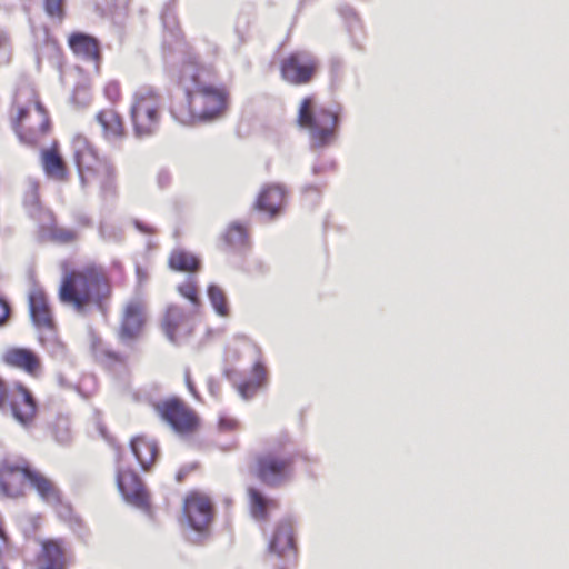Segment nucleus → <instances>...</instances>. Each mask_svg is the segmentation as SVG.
Returning <instances> with one entry per match:
<instances>
[{
	"mask_svg": "<svg viewBox=\"0 0 569 569\" xmlns=\"http://www.w3.org/2000/svg\"><path fill=\"white\" fill-rule=\"evenodd\" d=\"M213 69L186 63L181 68L178 87L181 96L170 107L172 117L182 124L212 121L224 114L229 106V91L213 82Z\"/></svg>",
	"mask_w": 569,
	"mask_h": 569,
	"instance_id": "f257e3e1",
	"label": "nucleus"
},
{
	"mask_svg": "<svg viewBox=\"0 0 569 569\" xmlns=\"http://www.w3.org/2000/svg\"><path fill=\"white\" fill-rule=\"evenodd\" d=\"M112 297V281L107 269L94 261L78 267L62 264V276L58 287L61 305L81 316L94 311L107 312Z\"/></svg>",
	"mask_w": 569,
	"mask_h": 569,
	"instance_id": "f03ea898",
	"label": "nucleus"
},
{
	"mask_svg": "<svg viewBox=\"0 0 569 569\" xmlns=\"http://www.w3.org/2000/svg\"><path fill=\"white\" fill-rule=\"evenodd\" d=\"M9 122L18 140L29 147H37L51 131L50 113L32 88L16 93Z\"/></svg>",
	"mask_w": 569,
	"mask_h": 569,
	"instance_id": "7ed1b4c3",
	"label": "nucleus"
},
{
	"mask_svg": "<svg viewBox=\"0 0 569 569\" xmlns=\"http://www.w3.org/2000/svg\"><path fill=\"white\" fill-rule=\"evenodd\" d=\"M72 149L82 182L94 181L104 197L116 194L117 173L113 163L101 157L83 134L73 137Z\"/></svg>",
	"mask_w": 569,
	"mask_h": 569,
	"instance_id": "20e7f679",
	"label": "nucleus"
},
{
	"mask_svg": "<svg viewBox=\"0 0 569 569\" xmlns=\"http://www.w3.org/2000/svg\"><path fill=\"white\" fill-rule=\"evenodd\" d=\"M298 453L288 437L276 440L256 458L254 475L268 487H280L292 478Z\"/></svg>",
	"mask_w": 569,
	"mask_h": 569,
	"instance_id": "39448f33",
	"label": "nucleus"
},
{
	"mask_svg": "<svg viewBox=\"0 0 569 569\" xmlns=\"http://www.w3.org/2000/svg\"><path fill=\"white\" fill-rule=\"evenodd\" d=\"M297 123L308 131L311 148L322 149L335 142L339 116L328 108H317L315 97L309 96L300 102Z\"/></svg>",
	"mask_w": 569,
	"mask_h": 569,
	"instance_id": "423d86ee",
	"label": "nucleus"
},
{
	"mask_svg": "<svg viewBox=\"0 0 569 569\" xmlns=\"http://www.w3.org/2000/svg\"><path fill=\"white\" fill-rule=\"evenodd\" d=\"M0 411L9 413L22 427L34 425L39 405L32 391L21 381L11 385L0 377Z\"/></svg>",
	"mask_w": 569,
	"mask_h": 569,
	"instance_id": "0eeeda50",
	"label": "nucleus"
},
{
	"mask_svg": "<svg viewBox=\"0 0 569 569\" xmlns=\"http://www.w3.org/2000/svg\"><path fill=\"white\" fill-rule=\"evenodd\" d=\"M152 408L161 421L181 437H191L198 433L201 428L199 415L178 397L158 400L152 403Z\"/></svg>",
	"mask_w": 569,
	"mask_h": 569,
	"instance_id": "6e6552de",
	"label": "nucleus"
},
{
	"mask_svg": "<svg viewBox=\"0 0 569 569\" xmlns=\"http://www.w3.org/2000/svg\"><path fill=\"white\" fill-rule=\"evenodd\" d=\"M130 118L138 137L153 134L159 129L161 120L160 94L150 88L138 90L133 94Z\"/></svg>",
	"mask_w": 569,
	"mask_h": 569,
	"instance_id": "1a4fd4ad",
	"label": "nucleus"
},
{
	"mask_svg": "<svg viewBox=\"0 0 569 569\" xmlns=\"http://www.w3.org/2000/svg\"><path fill=\"white\" fill-rule=\"evenodd\" d=\"M320 70L319 59L308 50H296L279 62L281 79L291 86L309 84Z\"/></svg>",
	"mask_w": 569,
	"mask_h": 569,
	"instance_id": "9d476101",
	"label": "nucleus"
},
{
	"mask_svg": "<svg viewBox=\"0 0 569 569\" xmlns=\"http://www.w3.org/2000/svg\"><path fill=\"white\" fill-rule=\"evenodd\" d=\"M182 518L193 531L207 536L214 519V505L204 492L189 491L182 502Z\"/></svg>",
	"mask_w": 569,
	"mask_h": 569,
	"instance_id": "9b49d317",
	"label": "nucleus"
},
{
	"mask_svg": "<svg viewBox=\"0 0 569 569\" xmlns=\"http://www.w3.org/2000/svg\"><path fill=\"white\" fill-rule=\"evenodd\" d=\"M31 465L23 458L6 457L0 460V499H20L27 493Z\"/></svg>",
	"mask_w": 569,
	"mask_h": 569,
	"instance_id": "f8f14e48",
	"label": "nucleus"
},
{
	"mask_svg": "<svg viewBox=\"0 0 569 569\" xmlns=\"http://www.w3.org/2000/svg\"><path fill=\"white\" fill-rule=\"evenodd\" d=\"M147 305L139 298L127 301L121 310L117 338L122 343L138 340L147 325Z\"/></svg>",
	"mask_w": 569,
	"mask_h": 569,
	"instance_id": "ddd939ff",
	"label": "nucleus"
},
{
	"mask_svg": "<svg viewBox=\"0 0 569 569\" xmlns=\"http://www.w3.org/2000/svg\"><path fill=\"white\" fill-rule=\"evenodd\" d=\"M117 487L124 501L144 512H151V497L136 471L129 468L117 473Z\"/></svg>",
	"mask_w": 569,
	"mask_h": 569,
	"instance_id": "4468645a",
	"label": "nucleus"
},
{
	"mask_svg": "<svg viewBox=\"0 0 569 569\" xmlns=\"http://www.w3.org/2000/svg\"><path fill=\"white\" fill-rule=\"evenodd\" d=\"M71 552L61 538H46L39 541V551L34 558L36 569H68Z\"/></svg>",
	"mask_w": 569,
	"mask_h": 569,
	"instance_id": "2eb2a0df",
	"label": "nucleus"
},
{
	"mask_svg": "<svg viewBox=\"0 0 569 569\" xmlns=\"http://www.w3.org/2000/svg\"><path fill=\"white\" fill-rule=\"evenodd\" d=\"M68 47L73 56L92 66L96 73H100L103 53L101 42L93 36L76 31L69 34Z\"/></svg>",
	"mask_w": 569,
	"mask_h": 569,
	"instance_id": "dca6fc26",
	"label": "nucleus"
},
{
	"mask_svg": "<svg viewBox=\"0 0 569 569\" xmlns=\"http://www.w3.org/2000/svg\"><path fill=\"white\" fill-rule=\"evenodd\" d=\"M1 362L11 369L19 370L31 378H39L43 371L40 355L26 347H9L1 355Z\"/></svg>",
	"mask_w": 569,
	"mask_h": 569,
	"instance_id": "f3484780",
	"label": "nucleus"
},
{
	"mask_svg": "<svg viewBox=\"0 0 569 569\" xmlns=\"http://www.w3.org/2000/svg\"><path fill=\"white\" fill-rule=\"evenodd\" d=\"M269 549L278 558H283V565L273 563V569H290L297 557L295 531L291 522L281 521L277 525Z\"/></svg>",
	"mask_w": 569,
	"mask_h": 569,
	"instance_id": "a211bd4d",
	"label": "nucleus"
},
{
	"mask_svg": "<svg viewBox=\"0 0 569 569\" xmlns=\"http://www.w3.org/2000/svg\"><path fill=\"white\" fill-rule=\"evenodd\" d=\"M161 329L166 337L174 343H179L188 338L193 331L190 319L186 311L179 306H170L167 308L161 320Z\"/></svg>",
	"mask_w": 569,
	"mask_h": 569,
	"instance_id": "6ab92c4d",
	"label": "nucleus"
},
{
	"mask_svg": "<svg viewBox=\"0 0 569 569\" xmlns=\"http://www.w3.org/2000/svg\"><path fill=\"white\" fill-rule=\"evenodd\" d=\"M224 375L243 399L252 398L267 382V369L261 361L254 362L248 379L239 380L234 369H227Z\"/></svg>",
	"mask_w": 569,
	"mask_h": 569,
	"instance_id": "aec40b11",
	"label": "nucleus"
},
{
	"mask_svg": "<svg viewBox=\"0 0 569 569\" xmlns=\"http://www.w3.org/2000/svg\"><path fill=\"white\" fill-rule=\"evenodd\" d=\"M29 310L33 325L39 329H53L54 321L43 289L33 288L29 293Z\"/></svg>",
	"mask_w": 569,
	"mask_h": 569,
	"instance_id": "412c9836",
	"label": "nucleus"
},
{
	"mask_svg": "<svg viewBox=\"0 0 569 569\" xmlns=\"http://www.w3.org/2000/svg\"><path fill=\"white\" fill-rule=\"evenodd\" d=\"M96 121L101 128V134L107 141H118L127 136L122 116L113 108H106L96 114Z\"/></svg>",
	"mask_w": 569,
	"mask_h": 569,
	"instance_id": "4be33fe9",
	"label": "nucleus"
},
{
	"mask_svg": "<svg viewBox=\"0 0 569 569\" xmlns=\"http://www.w3.org/2000/svg\"><path fill=\"white\" fill-rule=\"evenodd\" d=\"M286 191L281 186L267 184L260 190L254 201V209L274 218L281 211Z\"/></svg>",
	"mask_w": 569,
	"mask_h": 569,
	"instance_id": "5701e85b",
	"label": "nucleus"
},
{
	"mask_svg": "<svg viewBox=\"0 0 569 569\" xmlns=\"http://www.w3.org/2000/svg\"><path fill=\"white\" fill-rule=\"evenodd\" d=\"M27 483H29L48 505L57 506L62 501V495L58 486L41 471L30 468Z\"/></svg>",
	"mask_w": 569,
	"mask_h": 569,
	"instance_id": "b1692460",
	"label": "nucleus"
},
{
	"mask_svg": "<svg viewBox=\"0 0 569 569\" xmlns=\"http://www.w3.org/2000/svg\"><path fill=\"white\" fill-rule=\"evenodd\" d=\"M41 164L46 176L59 182H66L69 179V168L59 151L57 143L41 151Z\"/></svg>",
	"mask_w": 569,
	"mask_h": 569,
	"instance_id": "393cba45",
	"label": "nucleus"
},
{
	"mask_svg": "<svg viewBox=\"0 0 569 569\" xmlns=\"http://www.w3.org/2000/svg\"><path fill=\"white\" fill-rule=\"evenodd\" d=\"M168 267L176 272L196 273L201 269V261L192 252L176 248L169 253Z\"/></svg>",
	"mask_w": 569,
	"mask_h": 569,
	"instance_id": "a878e982",
	"label": "nucleus"
},
{
	"mask_svg": "<svg viewBox=\"0 0 569 569\" xmlns=\"http://www.w3.org/2000/svg\"><path fill=\"white\" fill-rule=\"evenodd\" d=\"M131 449L144 470H148L154 463L158 456L157 443L144 436L133 438L131 440Z\"/></svg>",
	"mask_w": 569,
	"mask_h": 569,
	"instance_id": "bb28decb",
	"label": "nucleus"
},
{
	"mask_svg": "<svg viewBox=\"0 0 569 569\" xmlns=\"http://www.w3.org/2000/svg\"><path fill=\"white\" fill-rule=\"evenodd\" d=\"M247 492L250 512L254 519L266 521L269 517V510L278 508L277 500L264 497L257 488L250 487Z\"/></svg>",
	"mask_w": 569,
	"mask_h": 569,
	"instance_id": "cd10ccee",
	"label": "nucleus"
},
{
	"mask_svg": "<svg viewBox=\"0 0 569 569\" xmlns=\"http://www.w3.org/2000/svg\"><path fill=\"white\" fill-rule=\"evenodd\" d=\"M222 240L224 246L229 249H246L250 244L249 227L241 222H232L222 234Z\"/></svg>",
	"mask_w": 569,
	"mask_h": 569,
	"instance_id": "c85d7f7f",
	"label": "nucleus"
},
{
	"mask_svg": "<svg viewBox=\"0 0 569 569\" xmlns=\"http://www.w3.org/2000/svg\"><path fill=\"white\" fill-rule=\"evenodd\" d=\"M207 295L217 315L220 317H228L230 315L227 296L221 287L214 283L209 284Z\"/></svg>",
	"mask_w": 569,
	"mask_h": 569,
	"instance_id": "c756f323",
	"label": "nucleus"
},
{
	"mask_svg": "<svg viewBox=\"0 0 569 569\" xmlns=\"http://www.w3.org/2000/svg\"><path fill=\"white\" fill-rule=\"evenodd\" d=\"M177 291L181 297L189 300L194 307L200 306L201 300L199 297V288L196 279L188 278L184 282L177 287Z\"/></svg>",
	"mask_w": 569,
	"mask_h": 569,
	"instance_id": "7c9ffc66",
	"label": "nucleus"
},
{
	"mask_svg": "<svg viewBox=\"0 0 569 569\" xmlns=\"http://www.w3.org/2000/svg\"><path fill=\"white\" fill-rule=\"evenodd\" d=\"M23 204L28 208H38L40 204L39 182L36 180H28L23 186L22 191Z\"/></svg>",
	"mask_w": 569,
	"mask_h": 569,
	"instance_id": "2f4dec72",
	"label": "nucleus"
},
{
	"mask_svg": "<svg viewBox=\"0 0 569 569\" xmlns=\"http://www.w3.org/2000/svg\"><path fill=\"white\" fill-rule=\"evenodd\" d=\"M103 94L111 103L119 102L122 99L120 82L117 80L108 81L103 87Z\"/></svg>",
	"mask_w": 569,
	"mask_h": 569,
	"instance_id": "473e14b6",
	"label": "nucleus"
},
{
	"mask_svg": "<svg viewBox=\"0 0 569 569\" xmlns=\"http://www.w3.org/2000/svg\"><path fill=\"white\" fill-rule=\"evenodd\" d=\"M44 10L49 17L62 21L64 17L63 0H44Z\"/></svg>",
	"mask_w": 569,
	"mask_h": 569,
	"instance_id": "72a5a7b5",
	"label": "nucleus"
},
{
	"mask_svg": "<svg viewBox=\"0 0 569 569\" xmlns=\"http://www.w3.org/2000/svg\"><path fill=\"white\" fill-rule=\"evenodd\" d=\"M51 236L53 240L61 243H69L78 238V233L74 230L66 228H54Z\"/></svg>",
	"mask_w": 569,
	"mask_h": 569,
	"instance_id": "f704fd0d",
	"label": "nucleus"
},
{
	"mask_svg": "<svg viewBox=\"0 0 569 569\" xmlns=\"http://www.w3.org/2000/svg\"><path fill=\"white\" fill-rule=\"evenodd\" d=\"M0 51H7L9 53L7 62L11 61L12 41L8 31L0 29Z\"/></svg>",
	"mask_w": 569,
	"mask_h": 569,
	"instance_id": "c9c22d12",
	"label": "nucleus"
},
{
	"mask_svg": "<svg viewBox=\"0 0 569 569\" xmlns=\"http://www.w3.org/2000/svg\"><path fill=\"white\" fill-rule=\"evenodd\" d=\"M10 307L9 303L0 298V326H2L9 318Z\"/></svg>",
	"mask_w": 569,
	"mask_h": 569,
	"instance_id": "e433bc0d",
	"label": "nucleus"
},
{
	"mask_svg": "<svg viewBox=\"0 0 569 569\" xmlns=\"http://www.w3.org/2000/svg\"><path fill=\"white\" fill-rule=\"evenodd\" d=\"M219 425L221 429L233 430L237 428L238 422L233 419H221Z\"/></svg>",
	"mask_w": 569,
	"mask_h": 569,
	"instance_id": "4c0bfd02",
	"label": "nucleus"
},
{
	"mask_svg": "<svg viewBox=\"0 0 569 569\" xmlns=\"http://www.w3.org/2000/svg\"><path fill=\"white\" fill-rule=\"evenodd\" d=\"M77 224L81 228H88L92 226V221L89 217L81 214L77 217Z\"/></svg>",
	"mask_w": 569,
	"mask_h": 569,
	"instance_id": "58836bf2",
	"label": "nucleus"
},
{
	"mask_svg": "<svg viewBox=\"0 0 569 569\" xmlns=\"http://www.w3.org/2000/svg\"><path fill=\"white\" fill-rule=\"evenodd\" d=\"M106 356L109 359H111V360H113L116 362H123L124 361V358L120 353H118L116 351H108V352H106Z\"/></svg>",
	"mask_w": 569,
	"mask_h": 569,
	"instance_id": "ea45409f",
	"label": "nucleus"
},
{
	"mask_svg": "<svg viewBox=\"0 0 569 569\" xmlns=\"http://www.w3.org/2000/svg\"><path fill=\"white\" fill-rule=\"evenodd\" d=\"M137 228H139L144 233L151 234L153 233V229L150 227H142L140 222H136Z\"/></svg>",
	"mask_w": 569,
	"mask_h": 569,
	"instance_id": "a19ab883",
	"label": "nucleus"
}]
</instances>
